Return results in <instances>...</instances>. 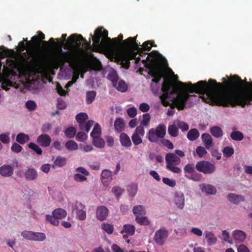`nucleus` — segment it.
Wrapping results in <instances>:
<instances>
[{"instance_id":"33","label":"nucleus","mask_w":252,"mask_h":252,"mask_svg":"<svg viewBox=\"0 0 252 252\" xmlns=\"http://www.w3.org/2000/svg\"><path fill=\"white\" fill-rule=\"evenodd\" d=\"M138 186L136 184H132L127 186V191L128 195L130 197H134L137 192Z\"/></svg>"},{"instance_id":"39","label":"nucleus","mask_w":252,"mask_h":252,"mask_svg":"<svg viewBox=\"0 0 252 252\" xmlns=\"http://www.w3.org/2000/svg\"><path fill=\"white\" fill-rule=\"evenodd\" d=\"M168 132L172 137H177L178 135V128L176 125H171L168 127Z\"/></svg>"},{"instance_id":"9","label":"nucleus","mask_w":252,"mask_h":252,"mask_svg":"<svg viewBox=\"0 0 252 252\" xmlns=\"http://www.w3.org/2000/svg\"><path fill=\"white\" fill-rule=\"evenodd\" d=\"M186 198L184 193L180 190L175 191L173 194L171 203L177 210H182L185 207Z\"/></svg>"},{"instance_id":"36","label":"nucleus","mask_w":252,"mask_h":252,"mask_svg":"<svg viewBox=\"0 0 252 252\" xmlns=\"http://www.w3.org/2000/svg\"><path fill=\"white\" fill-rule=\"evenodd\" d=\"M210 132L213 136L217 138L221 137L223 133L222 129L218 126L212 127L210 129Z\"/></svg>"},{"instance_id":"49","label":"nucleus","mask_w":252,"mask_h":252,"mask_svg":"<svg viewBox=\"0 0 252 252\" xmlns=\"http://www.w3.org/2000/svg\"><path fill=\"white\" fill-rule=\"evenodd\" d=\"M101 132V129L100 125L98 124H96L91 133V136L94 137L96 136H100Z\"/></svg>"},{"instance_id":"22","label":"nucleus","mask_w":252,"mask_h":252,"mask_svg":"<svg viewBox=\"0 0 252 252\" xmlns=\"http://www.w3.org/2000/svg\"><path fill=\"white\" fill-rule=\"evenodd\" d=\"M226 198L229 202L235 204H238L245 201V197L243 196L233 193L228 194Z\"/></svg>"},{"instance_id":"38","label":"nucleus","mask_w":252,"mask_h":252,"mask_svg":"<svg viewBox=\"0 0 252 252\" xmlns=\"http://www.w3.org/2000/svg\"><path fill=\"white\" fill-rule=\"evenodd\" d=\"M101 227L102 229L108 234H111L113 232L114 226L113 225L108 223H103Z\"/></svg>"},{"instance_id":"7","label":"nucleus","mask_w":252,"mask_h":252,"mask_svg":"<svg viewBox=\"0 0 252 252\" xmlns=\"http://www.w3.org/2000/svg\"><path fill=\"white\" fill-rule=\"evenodd\" d=\"M126 49L117 51L115 53V61L122 65V67L128 69L130 66V60L134 59L137 65L141 61L139 57L136 58L137 53L133 52L128 47L125 46Z\"/></svg>"},{"instance_id":"42","label":"nucleus","mask_w":252,"mask_h":252,"mask_svg":"<svg viewBox=\"0 0 252 252\" xmlns=\"http://www.w3.org/2000/svg\"><path fill=\"white\" fill-rule=\"evenodd\" d=\"M96 93L94 91H88L86 93V102L87 104H91L94 100L95 96Z\"/></svg>"},{"instance_id":"17","label":"nucleus","mask_w":252,"mask_h":252,"mask_svg":"<svg viewBox=\"0 0 252 252\" xmlns=\"http://www.w3.org/2000/svg\"><path fill=\"white\" fill-rule=\"evenodd\" d=\"M166 168L176 173H179L181 170L176 165L180 162V158H166Z\"/></svg>"},{"instance_id":"37","label":"nucleus","mask_w":252,"mask_h":252,"mask_svg":"<svg viewBox=\"0 0 252 252\" xmlns=\"http://www.w3.org/2000/svg\"><path fill=\"white\" fill-rule=\"evenodd\" d=\"M174 124L180 128L182 131H187L189 129V125L187 123L178 120L175 121Z\"/></svg>"},{"instance_id":"26","label":"nucleus","mask_w":252,"mask_h":252,"mask_svg":"<svg viewBox=\"0 0 252 252\" xmlns=\"http://www.w3.org/2000/svg\"><path fill=\"white\" fill-rule=\"evenodd\" d=\"M132 212L136 218L138 216L145 215L146 213V210L145 206L138 205L133 207Z\"/></svg>"},{"instance_id":"46","label":"nucleus","mask_w":252,"mask_h":252,"mask_svg":"<svg viewBox=\"0 0 252 252\" xmlns=\"http://www.w3.org/2000/svg\"><path fill=\"white\" fill-rule=\"evenodd\" d=\"M231 138L236 141H241L244 138V135L242 132L239 131H233L230 134Z\"/></svg>"},{"instance_id":"45","label":"nucleus","mask_w":252,"mask_h":252,"mask_svg":"<svg viewBox=\"0 0 252 252\" xmlns=\"http://www.w3.org/2000/svg\"><path fill=\"white\" fill-rule=\"evenodd\" d=\"M88 118V115L86 113L83 112L78 114L76 116V120L79 124L86 122Z\"/></svg>"},{"instance_id":"53","label":"nucleus","mask_w":252,"mask_h":252,"mask_svg":"<svg viewBox=\"0 0 252 252\" xmlns=\"http://www.w3.org/2000/svg\"><path fill=\"white\" fill-rule=\"evenodd\" d=\"M29 147L32 149L34 152H35L38 155H41L42 154V151L41 149L39 147L37 144L31 142L29 144Z\"/></svg>"},{"instance_id":"29","label":"nucleus","mask_w":252,"mask_h":252,"mask_svg":"<svg viewBox=\"0 0 252 252\" xmlns=\"http://www.w3.org/2000/svg\"><path fill=\"white\" fill-rule=\"evenodd\" d=\"M92 138H93V144L94 146L99 148L104 146L105 141L100 136H94Z\"/></svg>"},{"instance_id":"12","label":"nucleus","mask_w":252,"mask_h":252,"mask_svg":"<svg viewBox=\"0 0 252 252\" xmlns=\"http://www.w3.org/2000/svg\"><path fill=\"white\" fill-rule=\"evenodd\" d=\"M196 169L204 174H212L216 170V167L214 163L206 160H202L198 162L196 165Z\"/></svg>"},{"instance_id":"14","label":"nucleus","mask_w":252,"mask_h":252,"mask_svg":"<svg viewBox=\"0 0 252 252\" xmlns=\"http://www.w3.org/2000/svg\"><path fill=\"white\" fill-rule=\"evenodd\" d=\"M73 210L75 212L76 218L80 220H84L86 219L87 215L86 207L81 202H77L73 206Z\"/></svg>"},{"instance_id":"20","label":"nucleus","mask_w":252,"mask_h":252,"mask_svg":"<svg viewBox=\"0 0 252 252\" xmlns=\"http://www.w3.org/2000/svg\"><path fill=\"white\" fill-rule=\"evenodd\" d=\"M112 180V172L107 169L103 170L101 175V180L103 185L105 187L108 186Z\"/></svg>"},{"instance_id":"25","label":"nucleus","mask_w":252,"mask_h":252,"mask_svg":"<svg viewBox=\"0 0 252 252\" xmlns=\"http://www.w3.org/2000/svg\"><path fill=\"white\" fill-rule=\"evenodd\" d=\"M201 138L205 147L207 149H210L213 146V139L211 135L208 133L202 134Z\"/></svg>"},{"instance_id":"13","label":"nucleus","mask_w":252,"mask_h":252,"mask_svg":"<svg viewBox=\"0 0 252 252\" xmlns=\"http://www.w3.org/2000/svg\"><path fill=\"white\" fill-rule=\"evenodd\" d=\"M89 174V172L85 168L79 167L76 168L73 178L76 183H82L87 181V177Z\"/></svg>"},{"instance_id":"30","label":"nucleus","mask_w":252,"mask_h":252,"mask_svg":"<svg viewBox=\"0 0 252 252\" xmlns=\"http://www.w3.org/2000/svg\"><path fill=\"white\" fill-rule=\"evenodd\" d=\"M114 127L115 130L118 132H122L124 130L125 125L123 119L121 118L116 119L114 122Z\"/></svg>"},{"instance_id":"24","label":"nucleus","mask_w":252,"mask_h":252,"mask_svg":"<svg viewBox=\"0 0 252 252\" xmlns=\"http://www.w3.org/2000/svg\"><path fill=\"white\" fill-rule=\"evenodd\" d=\"M13 173V170L9 165H3L0 167V174L5 177L11 176Z\"/></svg>"},{"instance_id":"61","label":"nucleus","mask_w":252,"mask_h":252,"mask_svg":"<svg viewBox=\"0 0 252 252\" xmlns=\"http://www.w3.org/2000/svg\"><path fill=\"white\" fill-rule=\"evenodd\" d=\"M42 43L44 46V47L45 48H48L50 46V44H52L53 46H56L58 44H59L58 42H55L54 39L53 37L50 38L49 41L42 40Z\"/></svg>"},{"instance_id":"6","label":"nucleus","mask_w":252,"mask_h":252,"mask_svg":"<svg viewBox=\"0 0 252 252\" xmlns=\"http://www.w3.org/2000/svg\"><path fill=\"white\" fill-rule=\"evenodd\" d=\"M32 41H27L26 46L28 48L25 52L21 53V57L29 63L32 62L36 65L41 63L42 56L40 51V42L36 35L32 37Z\"/></svg>"},{"instance_id":"50","label":"nucleus","mask_w":252,"mask_h":252,"mask_svg":"<svg viewBox=\"0 0 252 252\" xmlns=\"http://www.w3.org/2000/svg\"><path fill=\"white\" fill-rule=\"evenodd\" d=\"M177 156L183 157L185 156V153L180 150H176L175 153H167L165 158H177Z\"/></svg>"},{"instance_id":"48","label":"nucleus","mask_w":252,"mask_h":252,"mask_svg":"<svg viewBox=\"0 0 252 252\" xmlns=\"http://www.w3.org/2000/svg\"><path fill=\"white\" fill-rule=\"evenodd\" d=\"M222 238L223 240L230 244H233V242L232 237H230L229 232L226 230L222 231Z\"/></svg>"},{"instance_id":"3","label":"nucleus","mask_w":252,"mask_h":252,"mask_svg":"<svg viewBox=\"0 0 252 252\" xmlns=\"http://www.w3.org/2000/svg\"><path fill=\"white\" fill-rule=\"evenodd\" d=\"M66 34H62V43L60 44V50L56 55L52 62L57 68L63 66L67 63L73 69L76 70L79 68L81 65L80 57L82 52L81 48L82 42H87V40L81 34H72L68 37L64 46V49L69 50L70 52H63L62 47L66 41Z\"/></svg>"},{"instance_id":"52","label":"nucleus","mask_w":252,"mask_h":252,"mask_svg":"<svg viewBox=\"0 0 252 252\" xmlns=\"http://www.w3.org/2000/svg\"><path fill=\"white\" fill-rule=\"evenodd\" d=\"M112 192L117 198L120 197L124 192V190L120 187L114 186L112 189Z\"/></svg>"},{"instance_id":"60","label":"nucleus","mask_w":252,"mask_h":252,"mask_svg":"<svg viewBox=\"0 0 252 252\" xmlns=\"http://www.w3.org/2000/svg\"><path fill=\"white\" fill-rule=\"evenodd\" d=\"M224 155L226 157H231L234 153L233 149L229 146L225 147L223 150Z\"/></svg>"},{"instance_id":"1","label":"nucleus","mask_w":252,"mask_h":252,"mask_svg":"<svg viewBox=\"0 0 252 252\" xmlns=\"http://www.w3.org/2000/svg\"><path fill=\"white\" fill-rule=\"evenodd\" d=\"M250 84L245 78L242 80L237 75H234L225 83L232 91H221L222 84L215 80L210 79L208 82L199 81L188 88L190 92H196L203 95V101L211 105L223 107L240 106L242 108L252 105V89L244 90Z\"/></svg>"},{"instance_id":"5","label":"nucleus","mask_w":252,"mask_h":252,"mask_svg":"<svg viewBox=\"0 0 252 252\" xmlns=\"http://www.w3.org/2000/svg\"><path fill=\"white\" fill-rule=\"evenodd\" d=\"M108 32L102 27H98L94 31V35L91 34L93 41V48L91 49L92 51L97 52L100 47L109 44L112 42L113 46H117L120 45L122 41V45L124 49H126L123 44V35L120 34L117 37L112 39L108 36Z\"/></svg>"},{"instance_id":"59","label":"nucleus","mask_w":252,"mask_h":252,"mask_svg":"<svg viewBox=\"0 0 252 252\" xmlns=\"http://www.w3.org/2000/svg\"><path fill=\"white\" fill-rule=\"evenodd\" d=\"M65 158H56L54 161L53 167H62L65 164Z\"/></svg>"},{"instance_id":"15","label":"nucleus","mask_w":252,"mask_h":252,"mask_svg":"<svg viewBox=\"0 0 252 252\" xmlns=\"http://www.w3.org/2000/svg\"><path fill=\"white\" fill-rule=\"evenodd\" d=\"M246 237V232L241 230L235 229L231 233V237L233 243H242L245 241Z\"/></svg>"},{"instance_id":"64","label":"nucleus","mask_w":252,"mask_h":252,"mask_svg":"<svg viewBox=\"0 0 252 252\" xmlns=\"http://www.w3.org/2000/svg\"><path fill=\"white\" fill-rule=\"evenodd\" d=\"M237 252H251L250 249L244 244H240L237 246Z\"/></svg>"},{"instance_id":"47","label":"nucleus","mask_w":252,"mask_h":252,"mask_svg":"<svg viewBox=\"0 0 252 252\" xmlns=\"http://www.w3.org/2000/svg\"><path fill=\"white\" fill-rule=\"evenodd\" d=\"M33 232L32 231L24 230L21 233V235L24 239L32 241L33 236Z\"/></svg>"},{"instance_id":"32","label":"nucleus","mask_w":252,"mask_h":252,"mask_svg":"<svg viewBox=\"0 0 252 252\" xmlns=\"http://www.w3.org/2000/svg\"><path fill=\"white\" fill-rule=\"evenodd\" d=\"M136 221L142 225H149L151 223L150 220L146 216H140L135 218Z\"/></svg>"},{"instance_id":"62","label":"nucleus","mask_w":252,"mask_h":252,"mask_svg":"<svg viewBox=\"0 0 252 252\" xmlns=\"http://www.w3.org/2000/svg\"><path fill=\"white\" fill-rule=\"evenodd\" d=\"M161 143L163 146L169 149H173L174 148L173 143L168 139L163 138L161 140Z\"/></svg>"},{"instance_id":"54","label":"nucleus","mask_w":252,"mask_h":252,"mask_svg":"<svg viewBox=\"0 0 252 252\" xmlns=\"http://www.w3.org/2000/svg\"><path fill=\"white\" fill-rule=\"evenodd\" d=\"M26 107L30 111H32L35 110L36 108V104L33 100H28L26 103Z\"/></svg>"},{"instance_id":"8","label":"nucleus","mask_w":252,"mask_h":252,"mask_svg":"<svg viewBox=\"0 0 252 252\" xmlns=\"http://www.w3.org/2000/svg\"><path fill=\"white\" fill-rule=\"evenodd\" d=\"M166 126L164 124L158 125L156 128H151L148 132L147 137L151 142H156L158 138L163 139L166 134Z\"/></svg>"},{"instance_id":"57","label":"nucleus","mask_w":252,"mask_h":252,"mask_svg":"<svg viewBox=\"0 0 252 252\" xmlns=\"http://www.w3.org/2000/svg\"><path fill=\"white\" fill-rule=\"evenodd\" d=\"M190 232L193 235L201 237L203 234V231L198 227H192L191 228Z\"/></svg>"},{"instance_id":"21","label":"nucleus","mask_w":252,"mask_h":252,"mask_svg":"<svg viewBox=\"0 0 252 252\" xmlns=\"http://www.w3.org/2000/svg\"><path fill=\"white\" fill-rule=\"evenodd\" d=\"M204 239L209 246L215 245L217 242L216 236L212 232L209 230L205 231Z\"/></svg>"},{"instance_id":"44","label":"nucleus","mask_w":252,"mask_h":252,"mask_svg":"<svg viewBox=\"0 0 252 252\" xmlns=\"http://www.w3.org/2000/svg\"><path fill=\"white\" fill-rule=\"evenodd\" d=\"M108 79L111 81L114 87H116L118 80V76L116 72H112L108 74Z\"/></svg>"},{"instance_id":"2","label":"nucleus","mask_w":252,"mask_h":252,"mask_svg":"<svg viewBox=\"0 0 252 252\" xmlns=\"http://www.w3.org/2000/svg\"><path fill=\"white\" fill-rule=\"evenodd\" d=\"M189 82L179 83V87L185 90V92L177 94L176 90L169 80H164L162 84L161 90L163 92L160 96L162 104L164 106H169L170 109L167 112L168 116H173L175 112L174 109L177 108L179 110L185 108L186 103L188 100L196 101L201 97L202 99L203 95L196 92H190L188 89L190 86L194 85Z\"/></svg>"},{"instance_id":"10","label":"nucleus","mask_w":252,"mask_h":252,"mask_svg":"<svg viewBox=\"0 0 252 252\" xmlns=\"http://www.w3.org/2000/svg\"><path fill=\"white\" fill-rule=\"evenodd\" d=\"M67 215L66 211L63 209L58 208L53 211L52 215L46 216V220L54 225L59 224V220L65 218Z\"/></svg>"},{"instance_id":"56","label":"nucleus","mask_w":252,"mask_h":252,"mask_svg":"<svg viewBox=\"0 0 252 252\" xmlns=\"http://www.w3.org/2000/svg\"><path fill=\"white\" fill-rule=\"evenodd\" d=\"M162 181L164 184L172 188L174 187L176 185L175 180L168 178H163Z\"/></svg>"},{"instance_id":"31","label":"nucleus","mask_w":252,"mask_h":252,"mask_svg":"<svg viewBox=\"0 0 252 252\" xmlns=\"http://www.w3.org/2000/svg\"><path fill=\"white\" fill-rule=\"evenodd\" d=\"M94 124V121L89 120L87 122H86L79 124V127L82 130H85L87 132H88Z\"/></svg>"},{"instance_id":"63","label":"nucleus","mask_w":252,"mask_h":252,"mask_svg":"<svg viewBox=\"0 0 252 252\" xmlns=\"http://www.w3.org/2000/svg\"><path fill=\"white\" fill-rule=\"evenodd\" d=\"M196 152L197 155L200 158L204 156L207 153V151L205 148L201 146H198L197 147Z\"/></svg>"},{"instance_id":"18","label":"nucleus","mask_w":252,"mask_h":252,"mask_svg":"<svg viewBox=\"0 0 252 252\" xmlns=\"http://www.w3.org/2000/svg\"><path fill=\"white\" fill-rule=\"evenodd\" d=\"M108 215V209L103 206L98 207L96 210V217L100 221L106 219Z\"/></svg>"},{"instance_id":"4","label":"nucleus","mask_w":252,"mask_h":252,"mask_svg":"<svg viewBox=\"0 0 252 252\" xmlns=\"http://www.w3.org/2000/svg\"><path fill=\"white\" fill-rule=\"evenodd\" d=\"M136 37H129L123 42L125 46L128 47L133 52L136 51L139 56L143 57L148 55L145 59L142 60L144 66L149 69V74L153 77L152 82L158 83L161 79L165 75V72L163 67L160 64L157 63L154 61H151V63L148 62L150 61V57L156 59L158 56H161L158 51L154 50L149 53L145 52L146 51H150L151 49L150 44L151 41L148 40L144 42L142 44V47H139L138 44L136 42Z\"/></svg>"},{"instance_id":"51","label":"nucleus","mask_w":252,"mask_h":252,"mask_svg":"<svg viewBox=\"0 0 252 252\" xmlns=\"http://www.w3.org/2000/svg\"><path fill=\"white\" fill-rule=\"evenodd\" d=\"M76 131V128L74 127L71 126L66 129L65 134L68 138H71L75 136Z\"/></svg>"},{"instance_id":"19","label":"nucleus","mask_w":252,"mask_h":252,"mask_svg":"<svg viewBox=\"0 0 252 252\" xmlns=\"http://www.w3.org/2000/svg\"><path fill=\"white\" fill-rule=\"evenodd\" d=\"M51 141V137L46 134H42L37 138V142L43 147L49 146Z\"/></svg>"},{"instance_id":"40","label":"nucleus","mask_w":252,"mask_h":252,"mask_svg":"<svg viewBox=\"0 0 252 252\" xmlns=\"http://www.w3.org/2000/svg\"><path fill=\"white\" fill-rule=\"evenodd\" d=\"M65 148L69 151H74L78 148V145L73 140H69L65 143Z\"/></svg>"},{"instance_id":"28","label":"nucleus","mask_w":252,"mask_h":252,"mask_svg":"<svg viewBox=\"0 0 252 252\" xmlns=\"http://www.w3.org/2000/svg\"><path fill=\"white\" fill-rule=\"evenodd\" d=\"M200 134L198 130L196 128H192L189 130L187 134V138L190 141H194L199 137Z\"/></svg>"},{"instance_id":"11","label":"nucleus","mask_w":252,"mask_h":252,"mask_svg":"<svg viewBox=\"0 0 252 252\" xmlns=\"http://www.w3.org/2000/svg\"><path fill=\"white\" fill-rule=\"evenodd\" d=\"M168 236V231L166 228L162 227L156 231L154 240L157 245L162 246L166 243Z\"/></svg>"},{"instance_id":"35","label":"nucleus","mask_w":252,"mask_h":252,"mask_svg":"<svg viewBox=\"0 0 252 252\" xmlns=\"http://www.w3.org/2000/svg\"><path fill=\"white\" fill-rule=\"evenodd\" d=\"M46 238V234L43 232H33L32 240L34 241H43Z\"/></svg>"},{"instance_id":"34","label":"nucleus","mask_w":252,"mask_h":252,"mask_svg":"<svg viewBox=\"0 0 252 252\" xmlns=\"http://www.w3.org/2000/svg\"><path fill=\"white\" fill-rule=\"evenodd\" d=\"M135 230V228L134 225L132 224H125L121 232L122 234L125 232L129 235H132L134 234Z\"/></svg>"},{"instance_id":"58","label":"nucleus","mask_w":252,"mask_h":252,"mask_svg":"<svg viewBox=\"0 0 252 252\" xmlns=\"http://www.w3.org/2000/svg\"><path fill=\"white\" fill-rule=\"evenodd\" d=\"M141 137L142 136L137 135V134H133L131 139L135 145H138L142 142Z\"/></svg>"},{"instance_id":"41","label":"nucleus","mask_w":252,"mask_h":252,"mask_svg":"<svg viewBox=\"0 0 252 252\" xmlns=\"http://www.w3.org/2000/svg\"><path fill=\"white\" fill-rule=\"evenodd\" d=\"M29 140V137L28 135L23 133H19L16 137V141L20 144H25Z\"/></svg>"},{"instance_id":"27","label":"nucleus","mask_w":252,"mask_h":252,"mask_svg":"<svg viewBox=\"0 0 252 252\" xmlns=\"http://www.w3.org/2000/svg\"><path fill=\"white\" fill-rule=\"evenodd\" d=\"M38 176L37 172L33 169H28L25 173V177L26 180L32 181L35 180Z\"/></svg>"},{"instance_id":"55","label":"nucleus","mask_w":252,"mask_h":252,"mask_svg":"<svg viewBox=\"0 0 252 252\" xmlns=\"http://www.w3.org/2000/svg\"><path fill=\"white\" fill-rule=\"evenodd\" d=\"M88 138V135L83 131L78 132L76 135V139L78 141L83 142Z\"/></svg>"},{"instance_id":"23","label":"nucleus","mask_w":252,"mask_h":252,"mask_svg":"<svg viewBox=\"0 0 252 252\" xmlns=\"http://www.w3.org/2000/svg\"><path fill=\"white\" fill-rule=\"evenodd\" d=\"M120 141L122 145L125 147H129L131 146V142L129 137L127 134L122 132L120 135Z\"/></svg>"},{"instance_id":"16","label":"nucleus","mask_w":252,"mask_h":252,"mask_svg":"<svg viewBox=\"0 0 252 252\" xmlns=\"http://www.w3.org/2000/svg\"><path fill=\"white\" fill-rule=\"evenodd\" d=\"M199 189L202 193L208 195H215L217 193L215 186L206 183H202L198 185Z\"/></svg>"},{"instance_id":"43","label":"nucleus","mask_w":252,"mask_h":252,"mask_svg":"<svg viewBox=\"0 0 252 252\" xmlns=\"http://www.w3.org/2000/svg\"><path fill=\"white\" fill-rule=\"evenodd\" d=\"M115 87L118 91L123 93L126 92L127 90V86L123 80H121L118 83L117 82V84Z\"/></svg>"}]
</instances>
